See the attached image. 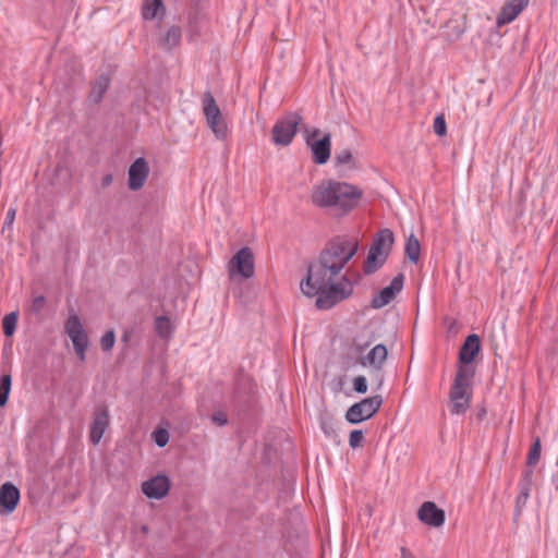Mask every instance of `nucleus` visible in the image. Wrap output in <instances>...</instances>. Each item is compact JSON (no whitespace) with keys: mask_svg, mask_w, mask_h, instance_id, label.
<instances>
[{"mask_svg":"<svg viewBox=\"0 0 558 558\" xmlns=\"http://www.w3.org/2000/svg\"><path fill=\"white\" fill-rule=\"evenodd\" d=\"M149 174V166L145 158L138 157L129 168V189L131 191L141 190Z\"/></svg>","mask_w":558,"mask_h":558,"instance_id":"nucleus-13","label":"nucleus"},{"mask_svg":"<svg viewBox=\"0 0 558 558\" xmlns=\"http://www.w3.org/2000/svg\"><path fill=\"white\" fill-rule=\"evenodd\" d=\"M404 253L412 264H416L418 262L421 255V244L418 239L413 233H411L407 239Z\"/></svg>","mask_w":558,"mask_h":558,"instance_id":"nucleus-25","label":"nucleus"},{"mask_svg":"<svg viewBox=\"0 0 558 558\" xmlns=\"http://www.w3.org/2000/svg\"><path fill=\"white\" fill-rule=\"evenodd\" d=\"M395 244V235L393 232L388 229L379 230L373 239L369 250L378 253L385 257H389L392 246Z\"/></svg>","mask_w":558,"mask_h":558,"instance_id":"nucleus-18","label":"nucleus"},{"mask_svg":"<svg viewBox=\"0 0 558 558\" xmlns=\"http://www.w3.org/2000/svg\"><path fill=\"white\" fill-rule=\"evenodd\" d=\"M387 259V257L373 252V250H368V254L363 267L364 274L372 275L376 272L380 267H383Z\"/></svg>","mask_w":558,"mask_h":558,"instance_id":"nucleus-24","label":"nucleus"},{"mask_svg":"<svg viewBox=\"0 0 558 558\" xmlns=\"http://www.w3.org/2000/svg\"><path fill=\"white\" fill-rule=\"evenodd\" d=\"M220 108L217 105L215 97L210 90H207L203 96V113L205 119L210 116H220Z\"/></svg>","mask_w":558,"mask_h":558,"instance_id":"nucleus-26","label":"nucleus"},{"mask_svg":"<svg viewBox=\"0 0 558 558\" xmlns=\"http://www.w3.org/2000/svg\"><path fill=\"white\" fill-rule=\"evenodd\" d=\"M45 305H46V299L44 295H38L36 298L33 299V302H32V305H31V311L36 314V315H39L43 310L45 308Z\"/></svg>","mask_w":558,"mask_h":558,"instance_id":"nucleus-40","label":"nucleus"},{"mask_svg":"<svg viewBox=\"0 0 558 558\" xmlns=\"http://www.w3.org/2000/svg\"><path fill=\"white\" fill-rule=\"evenodd\" d=\"M532 480L533 471L524 470L522 473V477L519 482L520 494L515 499V515H519L521 513L522 508L526 505V501L530 497Z\"/></svg>","mask_w":558,"mask_h":558,"instance_id":"nucleus-20","label":"nucleus"},{"mask_svg":"<svg viewBox=\"0 0 558 558\" xmlns=\"http://www.w3.org/2000/svg\"><path fill=\"white\" fill-rule=\"evenodd\" d=\"M116 342V333L113 329L106 331L100 339L101 350L109 352L112 350Z\"/></svg>","mask_w":558,"mask_h":558,"instance_id":"nucleus-33","label":"nucleus"},{"mask_svg":"<svg viewBox=\"0 0 558 558\" xmlns=\"http://www.w3.org/2000/svg\"><path fill=\"white\" fill-rule=\"evenodd\" d=\"M110 424L109 410L106 405H100L94 413L90 424L89 440L93 445H98Z\"/></svg>","mask_w":558,"mask_h":558,"instance_id":"nucleus-11","label":"nucleus"},{"mask_svg":"<svg viewBox=\"0 0 558 558\" xmlns=\"http://www.w3.org/2000/svg\"><path fill=\"white\" fill-rule=\"evenodd\" d=\"M213 11L189 9L186 12V28L190 35H201L210 32Z\"/></svg>","mask_w":558,"mask_h":558,"instance_id":"nucleus-8","label":"nucleus"},{"mask_svg":"<svg viewBox=\"0 0 558 558\" xmlns=\"http://www.w3.org/2000/svg\"><path fill=\"white\" fill-rule=\"evenodd\" d=\"M20 490L13 483H3L0 487V514L12 513L20 502Z\"/></svg>","mask_w":558,"mask_h":558,"instance_id":"nucleus-14","label":"nucleus"},{"mask_svg":"<svg viewBox=\"0 0 558 558\" xmlns=\"http://www.w3.org/2000/svg\"><path fill=\"white\" fill-rule=\"evenodd\" d=\"M450 412L453 415H461L466 412L471 403V393L468 388L451 386L450 389Z\"/></svg>","mask_w":558,"mask_h":558,"instance_id":"nucleus-15","label":"nucleus"},{"mask_svg":"<svg viewBox=\"0 0 558 558\" xmlns=\"http://www.w3.org/2000/svg\"><path fill=\"white\" fill-rule=\"evenodd\" d=\"M357 251L355 238L337 236L326 243L316 259L308 263L300 289L305 296L316 298L317 310L328 311L352 295L353 284L341 271Z\"/></svg>","mask_w":558,"mask_h":558,"instance_id":"nucleus-1","label":"nucleus"},{"mask_svg":"<svg viewBox=\"0 0 558 558\" xmlns=\"http://www.w3.org/2000/svg\"><path fill=\"white\" fill-rule=\"evenodd\" d=\"M470 364H460L457 365V373L454 376V380L452 386L461 387V388H470L471 379L475 375V369Z\"/></svg>","mask_w":558,"mask_h":558,"instance_id":"nucleus-23","label":"nucleus"},{"mask_svg":"<svg viewBox=\"0 0 558 558\" xmlns=\"http://www.w3.org/2000/svg\"><path fill=\"white\" fill-rule=\"evenodd\" d=\"M542 445L541 439L536 437L530 448V452L527 454L526 464L532 468L535 466L541 458Z\"/></svg>","mask_w":558,"mask_h":558,"instance_id":"nucleus-30","label":"nucleus"},{"mask_svg":"<svg viewBox=\"0 0 558 558\" xmlns=\"http://www.w3.org/2000/svg\"><path fill=\"white\" fill-rule=\"evenodd\" d=\"M112 181H113V175L111 173L104 175L101 179V187L105 189V187L109 186L112 183Z\"/></svg>","mask_w":558,"mask_h":558,"instance_id":"nucleus-44","label":"nucleus"},{"mask_svg":"<svg viewBox=\"0 0 558 558\" xmlns=\"http://www.w3.org/2000/svg\"><path fill=\"white\" fill-rule=\"evenodd\" d=\"M180 37H158V46L165 50H170L172 46L178 45Z\"/></svg>","mask_w":558,"mask_h":558,"instance_id":"nucleus-41","label":"nucleus"},{"mask_svg":"<svg viewBox=\"0 0 558 558\" xmlns=\"http://www.w3.org/2000/svg\"><path fill=\"white\" fill-rule=\"evenodd\" d=\"M401 558H414L405 548H401Z\"/></svg>","mask_w":558,"mask_h":558,"instance_id":"nucleus-48","label":"nucleus"},{"mask_svg":"<svg viewBox=\"0 0 558 558\" xmlns=\"http://www.w3.org/2000/svg\"><path fill=\"white\" fill-rule=\"evenodd\" d=\"M166 7L162 0H143L142 17L144 21L162 20Z\"/></svg>","mask_w":558,"mask_h":558,"instance_id":"nucleus-21","label":"nucleus"},{"mask_svg":"<svg viewBox=\"0 0 558 558\" xmlns=\"http://www.w3.org/2000/svg\"><path fill=\"white\" fill-rule=\"evenodd\" d=\"M211 422L218 426H225L228 424V417L223 412L219 411L211 415Z\"/></svg>","mask_w":558,"mask_h":558,"instance_id":"nucleus-43","label":"nucleus"},{"mask_svg":"<svg viewBox=\"0 0 558 558\" xmlns=\"http://www.w3.org/2000/svg\"><path fill=\"white\" fill-rule=\"evenodd\" d=\"M403 284L404 275L400 272L391 280L389 286L383 288L373 296L371 302L372 307L379 310L389 304L395 299V296L401 292Z\"/></svg>","mask_w":558,"mask_h":558,"instance_id":"nucleus-9","label":"nucleus"},{"mask_svg":"<svg viewBox=\"0 0 558 558\" xmlns=\"http://www.w3.org/2000/svg\"><path fill=\"white\" fill-rule=\"evenodd\" d=\"M254 254L247 246L240 248L229 262V276L233 278L240 276L250 279L254 276Z\"/></svg>","mask_w":558,"mask_h":558,"instance_id":"nucleus-6","label":"nucleus"},{"mask_svg":"<svg viewBox=\"0 0 558 558\" xmlns=\"http://www.w3.org/2000/svg\"><path fill=\"white\" fill-rule=\"evenodd\" d=\"M418 520L432 527H439L445 523L446 513L434 501H424L417 510Z\"/></svg>","mask_w":558,"mask_h":558,"instance_id":"nucleus-12","label":"nucleus"},{"mask_svg":"<svg viewBox=\"0 0 558 558\" xmlns=\"http://www.w3.org/2000/svg\"><path fill=\"white\" fill-rule=\"evenodd\" d=\"M356 45L360 49H364L365 47V44L362 40H359Z\"/></svg>","mask_w":558,"mask_h":558,"instance_id":"nucleus-50","label":"nucleus"},{"mask_svg":"<svg viewBox=\"0 0 558 558\" xmlns=\"http://www.w3.org/2000/svg\"><path fill=\"white\" fill-rule=\"evenodd\" d=\"M64 331L73 343L74 351L81 361H85L88 348V336L84 329L81 318L71 314L64 325Z\"/></svg>","mask_w":558,"mask_h":558,"instance_id":"nucleus-5","label":"nucleus"},{"mask_svg":"<svg viewBox=\"0 0 558 558\" xmlns=\"http://www.w3.org/2000/svg\"><path fill=\"white\" fill-rule=\"evenodd\" d=\"M388 350L385 344H376L372 348L366 355L360 359V364L363 367H371L375 372H380L387 360Z\"/></svg>","mask_w":558,"mask_h":558,"instance_id":"nucleus-16","label":"nucleus"},{"mask_svg":"<svg viewBox=\"0 0 558 558\" xmlns=\"http://www.w3.org/2000/svg\"><path fill=\"white\" fill-rule=\"evenodd\" d=\"M218 140H225L228 134L227 123L223 118L207 124Z\"/></svg>","mask_w":558,"mask_h":558,"instance_id":"nucleus-32","label":"nucleus"},{"mask_svg":"<svg viewBox=\"0 0 558 558\" xmlns=\"http://www.w3.org/2000/svg\"><path fill=\"white\" fill-rule=\"evenodd\" d=\"M335 163L337 167L347 166L349 168L355 167V160L350 149L345 148L335 154Z\"/></svg>","mask_w":558,"mask_h":558,"instance_id":"nucleus-29","label":"nucleus"},{"mask_svg":"<svg viewBox=\"0 0 558 558\" xmlns=\"http://www.w3.org/2000/svg\"><path fill=\"white\" fill-rule=\"evenodd\" d=\"M368 345H369L368 342H365V343L355 342L354 343V348L357 353H362Z\"/></svg>","mask_w":558,"mask_h":558,"instance_id":"nucleus-45","label":"nucleus"},{"mask_svg":"<svg viewBox=\"0 0 558 558\" xmlns=\"http://www.w3.org/2000/svg\"><path fill=\"white\" fill-rule=\"evenodd\" d=\"M353 389L357 393H365L367 391V379L365 376L360 375L353 379Z\"/></svg>","mask_w":558,"mask_h":558,"instance_id":"nucleus-38","label":"nucleus"},{"mask_svg":"<svg viewBox=\"0 0 558 558\" xmlns=\"http://www.w3.org/2000/svg\"><path fill=\"white\" fill-rule=\"evenodd\" d=\"M12 385V377L10 374L0 376V408L8 403Z\"/></svg>","mask_w":558,"mask_h":558,"instance_id":"nucleus-27","label":"nucleus"},{"mask_svg":"<svg viewBox=\"0 0 558 558\" xmlns=\"http://www.w3.org/2000/svg\"><path fill=\"white\" fill-rule=\"evenodd\" d=\"M306 133V144L311 148L312 159L316 165H325L331 154V135L330 133L324 134V136L319 140L313 141L314 137H317L320 133L319 129H314L311 133L307 129H305Z\"/></svg>","mask_w":558,"mask_h":558,"instance_id":"nucleus-7","label":"nucleus"},{"mask_svg":"<svg viewBox=\"0 0 558 558\" xmlns=\"http://www.w3.org/2000/svg\"><path fill=\"white\" fill-rule=\"evenodd\" d=\"M320 428L324 432V434L329 438H335L337 436V430L331 420L322 418Z\"/></svg>","mask_w":558,"mask_h":558,"instance_id":"nucleus-35","label":"nucleus"},{"mask_svg":"<svg viewBox=\"0 0 558 558\" xmlns=\"http://www.w3.org/2000/svg\"><path fill=\"white\" fill-rule=\"evenodd\" d=\"M301 122L302 117L299 113L289 112L286 114L272 128V142L279 146L290 145Z\"/></svg>","mask_w":558,"mask_h":558,"instance_id":"nucleus-4","label":"nucleus"},{"mask_svg":"<svg viewBox=\"0 0 558 558\" xmlns=\"http://www.w3.org/2000/svg\"><path fill=\"white\" fill-rule=\"evenodd\" d=\"M368 38H369V37H367V36L360 37V39H364V40H366V39H368Z\"/></svg>","mask_w":558,"mask_h":558,"instance_id":"nucleus-51","label":"nucleus"},{"mask_svg":"<svg viewBox=\"0 0 558 558\" xmlns=\"http://www.w3.org/2000/svg\"><path fill=\"white\" fill-rule=\"evenodd\" d=\"M529 1L530 0H507L497 17V25L501 26L512 22L522 10L527 7Z\"/></svg>","mask_w":558,"mask_h":558,"instance_id":"nucleus-19","label":"nucleus"},{"mask_svg":"<svg viewBox=\"0 0 558 558\" xmlns=\"http://www.w3.org/2000/svg\"><path fill=\"white\" fill-rule=\"evenodd\" d=\"M181 34V29L180 27L178 26H172L170 29H168V32L166 33V35L168 36H171V35H180Z\"/></svg>","mask_w":558,"mask_h":558,"instance_id":"nucleus-46","label":"nucleus"},{"mask_svg":"<svg viewBox=\"0 0 558 558\" xmlns=\"http://www.w3.org/2000/svg\"><path fill=\"white\" fill-rule=\"evenodd\" d=\"M383 397L375 395L353 403L345 412V420L350 424H359L372 418L380 409Z\"/></svg>","mask_w":558,"mask_h":558,"instance_id":"nucleus-3","label":"nucleus"},{"mask_svg":"<svg viewBox=\"0 0 558 558\" xmlns=\"http://www.w3.org/2000/svg\"><path fill=\"white\" fill-rule=\"evenodd\" d=\"M170 489V480L167 475L158 474L143 482L142 492L149 499L160 500Z\"/></svg>","mask_w":558,"mask_h":558,"instance_id":"nucleus-10","label":"nucleus"},{"mask_svg":"<svg viewBox=\"0 0 558 558\" xmlns=\"http://www.w3.org/2000/svg\"><path fill=\"white\" fill-rule=\"evenodd\" d=\"M156 332L161 337L166 338L171 333V322L167 316H158L155 319Z\"/></svg>","mask_w":558,"mask_h":558,"instance_id":"nucleus-31","label":"nucleus"},{"mask_svg":"<svg viewBox=\"0 0 558 558\" xmlns=\"http://www.w3.org/2000/svg\"><path fill=\"white\" fill-rule=\"evenodd\" d=\"M362 196L363 192L357 186L330 180L316 187L312 201L319 207H331L344 215L357 206Z\"/></svg>","mask_w":558,"mask_h":558,"instance_id":"nucleus-2","label":"nucleus"},{"mask_svg":"<svg viewBox=\"0 0 558 558\" xmlns=\"http://www.w3.org/2000/svg\"><path fill=\"white\" fill-rule=\"evenodd\" d=\"M17 319H19L17 312H11L3 317L2 328H3V333L7 337H11L15 332Z\"/></svg>","mask_w":558,"mask_h":558,"instance_id":"nucleus-28","label":"nucleus"},{"mask_svg":"<svg viewBox=\"0 0 558 558\" xmlns=\"http://www.w3.org/2000/svg\"><path fill=\"white\" fill-rule=\"evenodd\" d=\"M154 440L158 447H165L169 441V433L166 429L154 432Z\"/></svg>","mask_w":558,"mask_h":558,"instance_id":"nucleus-39","label":"nucleus"},{"mask_svg":"<svg viewBox=\"0 0 558 558\" xmlns=\"http://www.w3.org/2000/svg\"><path fill=\"white\" fill-rule=\"evenodd\" d=\"M222 118V113L220 112V116H210L209 118L206 119V123L209 124V123H213L219 119Z\"/></svg>","mask_w":558,"mask_h":558,"instance_id":"nucleus-47","label":"nucleus"},{"mask_svg":"<svg viewBox=\"0 0 558 558\" xmlns=\"http://www.w3.org/2000/svg\"><path fill=\"white\" fill-rule=\"evenodd\" d=\"M110 86V77L107 74H101L97 80L92 83L89 93V100L94 104H99Z\"/></svg>","mask_w":558,"mask_h":558,"instance_id":"nucleus-22","label":"nucleus"},{"mask_svg":"<svg viewBox=\"0 0 558 558\" xmlns=\"http://www.w3.org/2000/svg\"><path fill=\"white\" fill-rule=\"evenodd\" d=\"M384 380H385V379H384V376H383V375H379V376H378V381H377V387H376V389H377V390H378V389H380V388L383 387V385H384Z\"/></svg>","mask_w":558,"mask_h":558,"instance_id":"nucleus-49","label":"nucleus"},{"mask_svg":"<svg viewBox=\"0 0 558 558\" xmlns=\"http://www.w3.org/2000/svg\"><path fill=\"white\" fill-rule=\"evenodd\" d=\"M364 440V434L361 429H353L350 433L349 445L352 449H356L362 446Z\"/></svg>","mask_w":558,"mask_h":558,"instance_id":"nucleus-34","label":"nucleus"},{"mask_svg":"<svg viewBox=\"0 0 558 558\" xmlns=\"http://www.w3.org/2000/svg\"><path fill=\"white\" fill-rule=\"evenodd\" d=\"M433 129L438 136H444L447 133V124L444 116H437L435 118Z\"/></svg>","mask_w":558,"mask_h":558,"instance_id":"nucleus-36","label":"nucleus"},{"mask_svg":"<svg viewBox=\"0 0 558 558\" xmlns=\"http://www.w3.org/2000/svg\"><path fill=\"white\" fill-rule=\"evenodd\" d=\"M123 340H124V341H126V340H128V336H126V335H124V336H123Z\"/></svg>","mask_w":558,"mask_h":558,"instance_id":"nucleus-52","label":"nucleus"},{"mask_svg":"<svg viewBox=\"0 0 558 558\" xmlns=\"http://www.w3.org/2000/svg\"><path fill=\"white\" fill-rule=\"evenodd\" d=\"M16 216V208L10 207L7 211L5 219L2 227V232H4L5 229H11L13 226V222L15 220Z\"/></svg>","mask_w":558,"mask_h":558,"instance_id":"nucleus-42","label":"nucleus"},{"mask_svg":"<svg viewBox=\"0 0 558 558\" xmlns=\"http://www.w3.org/2000/svg\"><path fill=\"white\" fill-rule=\"evenodd\" d=\"M189 9L213 11L211 0H189Z\"/></svg>","mask_w":558,"mask_h":558,"instance_id":"nucleus-37","label":"nucleus"},{"mask_svg":"<svg viewBox=\"0 0 558 558\" xmlns=\"http://www.w3.org/2000/svg\"><path fill=\"white\" fill-rule=\"evenodd\" d=\"M481 351V339L476 333L469 335L462 343L458 361L460 364H471Z\"/></svg>","mask_w":558,"mask_h":558,"instance_id":"nucleus-17","label":"nucleus"}]
</instances>
